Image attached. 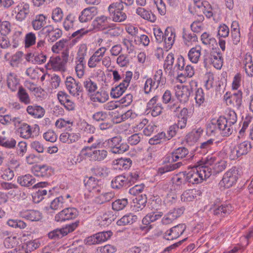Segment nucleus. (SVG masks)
Masks as SVG:
<instances>
[{
  "label": "nucleus",
  "instance_id": "1",
  "mask_svg": "<svg viewBox=\"0 0 253 253\" xmlns=\"http://www.w3.org/2000/svg\"><path fill=\"white\" fill-rule=\"evenodd\" d=\"M237 121L236 112L231 109L229 110L226 116H220L216 121V127L220 131V134L223 136H229L233 131L232 126Z\"/></svg>",
  "mask_w": 253,
  "mask_h": 253
},
{
  "label": "nucleus",
  "instance_id": "2",
  "mask_svg": "<svg viewBox=\"0 0 253 253\" xmlns=\"http://www.w3.org/2000/svg\"><path fill=\"white\" fill-rule=\"evenodd\" d=\"M210 170L208 166H197L192 168L190 171H184L186 183L199 184L210 177Z\"/></svg>",
  "mask_w": 253,
  "mask_h": 253
},
{
  "label": "nucleus",
  "instance_id": "3",
  "mask_svg": "<svg viewBox=\"0 0 253 253\" xmlns=\"http://www.w3.org/2000/svg\"><path fill=\"white\" fill-rule=\"evenodd\" d=\"M65 85L69 93L73 96L77 97L80 101L83 100L84 90L81 84L79 81H76L73 77L69 76L67 77L65 81Z\"/></svg>",
  "mask_w": 253,
  "mask_h": 253
},
{
  "label": "nucleus",
  "instance_id": "4",
  "mask_svg": "<svg viewBox=\"0 0 253 253\" xmlns=\"http://www.w3.org/2000/svg\"><path fill=\"white\" fill-rule=\"evenodd\" d=\"M108 11L114 22H122L126 19L128 10L120 4L114 2L108 7Z\"/></svg>",
  "mask_w": 253,
  "mask_h": 253
},
{
  "label": "nucleus",
  "instance_id": "5",
  "mask_svg": "<svg viewBox=\"0 0 253 253\" xmlns=\"http://www.w3.org/2000/svg\"><path fill=\"white\" fill-rule=\"evenodd\" d=\"M197 86V82L191 81L188 85L181 87L177 86L175 89V96L180 102L185 103L188 100L191 93L193 91L194 86Z\"/></svg>",
  "mask_w": 253,
  "mask_h": 253
},
{
  "label": "nucleus",
  "instance_id": "6",
  "mask_svg": "<svg viewBox=\"0 0 253 253\" xmlns=\"http://www.w3.org/2000/svg\"><path fill=\"white\" fill-rule=\"evenodd\" d=\"M40 126L37 124L31 126L26 123H22L18 129L19 136L26 139L33 137L34 135H37L40 132Z\"/></svg>",
  "mask_w": 253,
  "mask_h": 253
},
{
  "label": "nucleus",
  "instance_id": "7",
  "mask_svg": "<svg viewBox=\"0 0 253 253\" xmlns=\"http://www.w3.org/2000/svg\"><path fill=\"white\" fill-rule=\"evenodd\" d=\"M79 220L67 225L65 227L56 229L48 234V237L51 239H58L67 235L69 233L73 232L79 225Z\"/></svg>",
  "mask_w": 253,
  "mask_h": 253
},
{
  "label": "nucleus",
  "instance_id": "8",
  "mask_svg": "<svg viewBox=\"0 0 253 253\" xmlns=\"http://www.w3.org/2000/svg\"><path fill=\"white\" fill-rule=\"evenodd\" d=\"M79 215L77 209L67 208L63 209L55 216L54 219L56 222H63L66 220L75 219Z\"/></svg>",
  "mask_w": 253,
  "mask_h": 253
},
{
  "label": "nucleus",
  "instance_id": "9",
  "mask_svg": "<svg viewBox=\"0 0 253 253\" xmlns=\"http://www.w3.org/2000/svg\"><path fill=\"white\" fill-rule=\"evenodd\" d=\"M44 33L49 42H54L62 35V31L59 28H54L52 25H48L38 32V37Z\"/></svg>",
  "mask_w": 253,
  "mask_h": 253
},
{
  "label": "nucleus",
  "instance_id": "10",
  "mask_svg": "<svg viewBox=\"0 0 253 253\" xmlns=\"http://www.w3.org/2000/svg\"><path fill=\"white\" fill-rule=\"evenodd\" d=\"M251 142L248 141H245L237 144L231 151L232 159H235L242 156L247 155L251 151Z\"/></svg>",
  "mask_w": 253,
  "mask_h": 253
},
{
  "label": "nucleus",
  "instance_id": "11",
  "mask_svg": "<svg viewBox=\"0 0 253 253\" xmlns=\"http://www.w3.org/2000/svg\"><path fill=\"white\" fill-rule=\"evenodd\" d=\"M186 228L185 224H179L165 232L163 238L167 240H172L182 235Z\"/></svg>",
  "mask_w": 253,
  "mask_h": 253
},
{
  "label": "nucleus",
  "instance_id": "12",
  "mask_svg": "<svg viewBox=\"0 0 253 253\" xmlns=\"http://www.w3.org/2000/svg\"><path fill=\"white\" fill-rule=\"evenodd\" d=\"M224 99L227 105H232L239 110L242 104V92L238 90L231 95L226 92L224 95Z\"/></svg>",
  "mask_w": 253,
  "mask_h": 253
},
{
  "label": "nucleus",
  "instance_id": "13",
  "mask_svg": "<svg viewBox=\"0 0 253 253\" xmlns=\"http://www.w3.org/2000/svg\"><path fill=\"white\" fill-rule=\"evenodd\" d=\"M84 184L90 192L100 193L102 188V181L92 176L86 177L84 180Z\"/></svg>",
  "mask_w": 253,
  "mask_h": 253
},
{
  "label": "nucleus",
  "instance_id": "14",
  "mask_svg": "<svg viewBox=\"0 0 253 253\" xmlns=\"http://www.w3.org/2000/svg\"><path fill=\"white\" fill-rule=\"evenodd\" d=\"M238 178L237 170L235 168L231 169L224 174L221 182L225 188H229L236 183Z\"/></svg>",
  "mask_w": 253,
  "mask_h": 253
},
{
  "label": "nucleus",
  "instance_id": "15",
  "mask_svg": "<svg viewBox=\"0 0 253 253\" xmlns=\"http://www.w3.org/2000/svg\"><path fill=\"white\" fill-rule=\"evenodd\" d=\"M158 98L157 95L154 96L147 104V110H150L149 113H151L153 117H157L161 114L163 110L161 103L156 104Z\"/></svg>",
  "mask_w": 253,
  "mask_h": 253
},
{
  "label": "nucleus",
  "instance_id": "16",
  "mask_svg": "<svg viewBox=\"0 0 253 253\" xmlns=\"http://www.w3.org/2000/svg\"><path fill=\"white\" fill-rule=\"evenodd\" d=\"M189 153V151L184 147H179L175 149L166 159H168V163L177 162L185 158Z\"/></svg>",
  "mask_w": 253,
  "mask_h": 253
},
{
  "label": "nucleus",
  "instance_id": "17",
  "mask_svg": "<svg viewBox=\"0 0 253 253\" xmlns=\"http://www.w3.org/2000/svg\"><path fill=\"white\" fill-rule=\"evenodd\" d=\"M48 185L47 182H40L33 186V188L40 189L33 195V201L35 203H39L43 199V196L47 194V190L43 188Z\"/></svg>",
  "mask_w": 253,
  "mask_h": 253
},
{
  "label": "nucleus",
  "instance_id": "18",
  "mask_svg": "<svg viewBox=\"0 0 253 253\" xmlns=\"http://www.w3.org/2000/svg\"><path fill=\"white\" fill-rule=\"evenodd\" d=\"M58 99L60 103L68 111L75 109L76 104L70 98V96L66 93L60 91L58 94Z\"/></svg>",
  "mask_w": 253,
  "mask_h": 253
},
{
  "label": "nucleus",
  "instance_id": "19",
  "mask_svg": "<svg viewBox=\"0 0 253 253\" xmlns=\"http://www.w3.org/2000/svg\"><path fill=\"white\" fill-rule=\"evenodd\" d=\"M194 8L196 12H198V10L201 9L208 18H210L213 16L212 8L211 4L207 1L195 2Z\"/></svg>",
  "mask_w": 253,
  "mask_h": 253
},
{
  "label": "nucleus",
  "instance_id": "20",
  "mask_svg": "<svg viewBox=\"0 0 253 253\" xmlns=\"http://www.w3.org/2000/svg\"><path fill=\"white\" fill-rule=\"evenodd\" d=\"M33 173L37 177H48L53 173V170L46 165H38L34 168Z\"/></svg>",
  "mask_w": 253,
  "mask_h": 253
},
{
  "label": "nucleus",
  "instance_id": "21",
  "mask_svg": "<svg viewBox=\"0 0 253 253\" xmlns=\"http://www.w3.org/2000/svg\"><path fill=\"white\" fill-rule=\"evenodd\" d=\"M232 211V207L230 205H222L220 206L212 205L210 208V211L213 215L218 217L224 216L225 215L229 214Z\"/></svg>",
  "mask_w": 253,
  "mask_h": 253
},
{
  "label": "nucleus",
  "instance_id": "22",
  "mask_svg": "<svg viewBox=\"0 0 253 253\" xmlns=\"http://www.w3.org/2000/svg\"><path fill=\"white\" fill-rule=\"evenodd\" d=\"M108 19L110 18L105 16L97 17L93 21L92 25L95 28L100 30L107 29L109 27H113L116 25L114 24H109Z\"/></svg>",
  "mask_w": 253,
  "mask_h": 253
},
{
  "label": "nucleus",
  "instance_id": "23",
  "mask_svg": "<svg viewBox=\"0 0 253 253\" xmlns=\"http://www.w3.org/2000/svg\"><path fill=\"white\" fill-rule=\"evenodd\" d=\"M20 216L31 221H38L42 218V214L39 211L33 210H23L20 212Z\"/></svg>",
  "mask_w": 253,
  "mask_h": 253
},
{
  "label": "nucleus",
  "instance_id": "24",
  "mask_svg": "<svg viewBox=\"0 0 253 253\" xmlns=\"http://www.w3.org/2000/svg\"><path fill=\"white\" fill-rule=\"evenodd\" d=\"M111 185L113 189H121L123 187H129V181L125 175H119L112 179Z\"/></svg>",
  "mask_w": 253,
  "mask_h": 253
},
{
  "label": "nucleus",
  "instance_id": "25",
  "mask_svg": "<svg viewBox=\"0 0 253 253\" xmlns=\"http://www.w3.org/2000/svg\"><path fill=\"white\" fill-rule=\"evenodd\" d=\"M92 161L101 162L104 160L108 156V152L104 149L95 150L92 152L84 153Z\"/></svg>",
  "mask_w": 253,
  "mask_h": 253
},
{
  "label": "nucleus",
  "instance_id": "26",
  "mask_svg": "<svg viewBox=\"0 0 253 253\" xmlns=\"http://www.w3.org/2000/svg\"><path fill=\"white\" fill-rule=\"evenodd\" d=\"M175 38V32L174 29L168 27L165 31L164 42L165 44V48L169 49L174 43Z\"/></svg>",
  "mask_w": 253,
  "mask_h": 253
},
{
  "label": "nucleus",
  "instance_id": "27",
  "mask_svg": "<svg viewBox=\"0 0 253 253\" xmlns=\"http://www.w3.org/2000/svg\"><path fill=\"white\" fill-rule=\"evenodd\" d=\"M97 13V8L95 7L92 6L85 8L81 12L79 19L82 23L86 22L91 20Z\"/></svg>",
  "mask_w": 253,
  "mask_h": 253
},
{
  "label": "nucleus",
  "instance_id": "28",
  "mask_svg": "<svg viewBox=\"0 0 253 253\" xmlns=\"http://www.w3.org/2000/svg\"><path fill=\"white\" fill-rule=\"evenodd\" d=\"M106 48L104 47H102L99 48L92 56L90 57L88 62V66L90 68H94L96 67L97 63L99 62L101 58L104 55Z\"/></svg>",
  "mask_w": 253,
  "mask_h": 253
},
{
  "label": "nucleus",
  "instance_id": "29",
  "mask_svg": "<svg viewBox=\"0 0 253 253\" xmlns=\"http://www.w3.org/2000/svg\"><path fill=\"white\" fill-rule=\"evenodd\" d=\"M27 113L34 118H41L45 114L44 109L37 105H29L27 107Z\"/></svg>",
  "mask_w": 253,
  "mask_h": 253
},
{
  "label": "nucleus",
  "instance_id": "30",
  "mask_svg": "<svg viewBox=\"0 0 253 253\" xmlns=\"http://www.w3.org/2000/svg\"><path fill=\"white\" fill-rule=\"evenodd\" d=\"M65 65V61H63L58 56L51 57L47 63V65L50 66L55 71H64Z\"/></svg>",
  "mask_w": 253,
  "mask_h": 253
},
{
  "label": "nucleus",
  "instance_id": "31",
  "mask_svg": "<svg viewBox=\"0 0 253 253\" xmlns=\"http://www.w3.org/2000/svg\"><path fill=\"white\" fill-rule=\"evenodd\" d=\"M18 13L16 19L19 21H22L30 13L29 5L24 2L20 3L17 6Z\"/></svg>",
  "mask_w": 253,
  "mask_h": 253
},
{
  "label": "nucleus",
  "instance_id": "32",
  "mask_svg": "<svg viewBox=\"0 0 253 253\" xmlns=\"http://www.w3.org/2000/svg\"><path fill=\"white\" fill-rule=\"evenodd\" d=\"M7 85L12 91H15L20 86L19 79L14 73H8L6 76Z\"/></svg>",
  "mask_w": 253,
  "mask_h": 253
},
{
  "label": "nucleus",
  "instance_id": "33",
  "mask_svg": "<svg viewBox=\"0 0 253 253\" xmlns=\"http://www.w3.org/2000/svg\"><path fill=\"white\" fill-rule=\"evenodd\" d=\"M65 202V201L64 197L62 196H60L52 200L50 203L49 207H46L45 209L47 213H52V210H57L63 208Z\"/></svg>",
  "mask_w": 253,
  "mask_h": 253
},
{
  "label": "nucleus",
  "instance_id": "34",
  "mask_svg": "<svg viewBox=\"0 0 253 253\" xmlns=\"http://www.w3.org/2000/svg\"><path fill=\"white\" fill-rule=\"evenodd\" d=\"M182 38L184 43L188 46L192 44V42H196L198 40L196 35L194 32H191L185 28L182 30Z\"/></svg>",
  "mask_w": 253,
  "mask_h": 253
},
{
  "label": "nucleus",
  "instance_id": "35",
  "mask_svg": "<svg viewBox=\"0 0 253 253\" xmlns=\"http://www.w3.org/2000/svg\"><path fill=\"white\" fill-rule=\"evenodd\" d=\"M137 219V215L130 213L124 215L121 219H119L117 222V224L119 226L131 225L135 222Z\"/></svg>",
  "mask_w": 253,
  "mask_h": 253
},
{
  "label": "nucleus",
  "instance_id": "36",
  "mask_svg": "<svg viewBox=\"0 0 253 253\" xmlns=\"http://www.w3.org/2000/svg\"><path fill=\"white\" fill-rule=\"evenodd\" d=\"M202 48L200 45L192 47L188 53V58L193 63H197L199 60L201 55Z\"/></svg>",
  "mask_w": 253,
  "mask_h": 253
},
{
  "label": "nucleus",
  "instance_id": "37",
  "mask_svg": "<svg viewBox=\"0 0 253 253\" xmlns=\"http://www.w3.org/2000/svg\"><path fill=\"white\" fill-rule=\"evenodd\" d=\"M227 166V163L224 160L217 161L212 167H208V169H210V173L211 175L212 174L216 175L219 172L224 170Z\"/></svg>",
  "mask_w": 253,
  "mask_h": 253
},
{
  "label": "nucleus",
  "instance_id": "38",
  "mask_svg": "<svg viewBox=\"0 0 253 253\" xmlns=\"http://www.w3.org/2000/svg\"><path fill=\"white\" fill-rule=\"evenodd\" d=\"M133 204V210L139 211L142 210L146 206L147 203V197L145 195H138L132 200Z\"/></svg>",
  "mask_w": 253,
  "mask_h": 253
},
{
  "label": "nucleus",
  "instance_id": "39",
  "mask_svg": "<svg viewBox=\"0 0 253 253\" xmlns=\"http://www.w3.org/2000/svg\"><path fill=\"white\" fill-rule=\"evenodd\" d=\"M211 64L217 69H220L222 66L223 59L222 54L219 51L211 52Z\"/></svg>",
  "mask_w": 253,
  "mask_h": 253
},
{
  "label": "nucleus",
  "instance_id": "40",
  "mask_svg": "<svg viewBox=\"0 0 253 253\" xmlns=\"http://www.w3.org/2000/svg\"><path fill=\"white\" fill-rule=\"evenodd\" d=\"M46 17L43 14H38L32 22V25L35 30H39L44 27L46 24Z\"/></svg>",
  "mask_w": 253,
  "mask_h": 253
},
{
  "label": "nucleus",
  "instance_id": "41",
  "mask_svg": "<svg viewBox=\"0 0 253 253\" xmlns=\"http://www.w3.org/2000/svg\"><path fill=\"white\" fill-rule=\"evenodd\" d=\"M136 13L142 18L147 20L151 22H154L156 20V15L151 12L146 10L142 7H138L136 10Z\"/></svg>",
  "mask_w": 253,
  "mask_h": 253
},
{
  "label": "nucleus",
  "instance_id": "42",
  "mask_svg": "<svg viewBox=\"0 0 253 253\" xmlns=\"http://www.w3.org/2000/svg\"><path fill=\"white\" fill-rule=\"evenodd\" d=\"M18 183L22 186L29 187L36 182V179L30 174H26L19 176L17 178Z\"/></svg>",
  "mask_w": 253,
  "mask_h": 253
},
{
  "label": "nucleus",
  "instance_id": "43",
  "mask_svg": "<svg viewBox=\"0 0 253 253\" xmlns=\"http://www.w3.org/2000/svg\"><path fill=\"white\" fill-rule=\"evenodd\" d=\"M108 99V94L105 90L98 91L91 97L92 101L101 103L105 102Z\"/></svg>",
  "mask_w": 253,
  "mask_h": 253
},
{
  "label": "nucleus",
  "instance_id": "44",
  "mask_svg": "<svg viewBox=\"0 0 253 253\" xmlns=\"http://www.w3.org/2000/svg\"><path fill=\"white\" fill-rule=\"evenodd\" d=\"M17 95L21 102L26 105L30 103L31 99L29 95L26 90L22 86L18 87Z\"/></svg>",
  "mask_w": 253,
  "mask_h": 253
},
{
  "label": "nucleus",
  "instance_id": "45",
  "mask_svg": "<svg viewBox=\"0 0 253 253\" xmlns=\"http://www.w3.org/2000/svg\"><path fill=\"white\" fill-rule=\"evenodd\" d=\"M128 205V200L126 198L119 199L112 203V209L115 211H120L124 210Z\"/></svg>",
  "mask_w": 253,
  "mask_h": 253
},
{
  "label": "nucleus",
  "instance_id": "46",
  "mask_svg": "<svg viewBox=\"0 0 253 253\" xmlns=\"http://www.w3.org/2000/svg\"><path fill=\"white\" fill-rule=\"evenodd\" d=\"M16 141L13 138H6L0 136V145L8 149H12L15 147Z\"/></svg>",
  "mask_w": 253,
  "mask_h": 253
},
{
  "label": "nucleus",
  "instance_id": "47",
  "mask_svg": "<svg viewBox=\"0 0 253 253\" xmlns=\"http://www.w3.org/2000/svg\"><path fill=\"white\" fill-rule=\"evenodd\" d=\"M197 191L195 189H189L185 191L181 195V200L183 202H191L196 197Z\"/></svg>",
  "mask_w": 253,
  "mask_h": 253
},
{
  "label": "nucleus",
  "instance_id": "48",
  "mask_svg": "<svg viewBox=\"0 0 253 253\" xmlns=\"http://www.w3.org/2000/svg\"><path fill=\"white\" fill-rule=\"evenodd\" d=\"M92 119L93 121L98 123L109 120L107 112L103 111H98L94 113L92 115Z\"/></svg>",
  "mask_w": 253,
  "mask_h": 253
},
{
  "label": "nucleus",
  "instance_id": "49",
  "mask_svg": "<svg viewBox=\"0 0 253 253\" xmlns=\"http://www.w3.org/2000/svg\"><path fill=\"white\" fill-rule=\"evenodd\" d=\"M201 40L203 44L206 45L213 46L216 43L215 38L207 32H204L202 34Z\"/></svg>",
  "mask_w": 253,
  "mask_h": 253
},
{
  "label": "nucleus",
  "instance_id": "50",
  "mask_svg": "<svg viewBox=\"0 0 253 253\" xmlns=\"http://www.w3.org/2000/svg\"><path fill=\"white\" fill-rule=\"evenodd\" d=\"M126 87L122 84H120L115 88H112L111 91V96L114 98L120 97L126 89Z\"/></svg>",
  "mask_w": 253,
  "mask_h": 253
},
{
  "label": "nucleus",
  "instance_id": "51",
  "mask_svg": "<svg viewBox=\"0 0 253 253\" xmlns=\"http://www.w3.org/2000/svg\"><path fill=\"white\" fill-rule=\"evenodd\" d=\"M122 137L118 135L108 139L105 142H107L108 148L111 152L115 147L119 146V144L122 142Z\"/></svg>",
  "mask_w": 253,
  "mask_h": 253
},
{
  "label": "nucleus",
  "instance_id": "52",
  "mask_svg": "<svg viewBox=\"0 0 253 253\" xmlns=\"http://www.w3.org/2000/svg\"><path fill=\"white\" fill-rule=\"evenodd\" d=\"M96 234V239L98 244L105 242L108 240L113 235V233L111 231H103L97 233Z\"/></svg>",
  "mask_w": 253,
  "mask_h": 253
},
{
  "label": "nucleus",
  "instance_id": "53",
  "mask_svg": "<svg viewBox=\"0 0 253 253\" xmlns=\"http://www.w3.org/2000/svg\"><path fill=\"white\" fill-rule=\"evenodd\" d=\"M166 134L164 132H161L151 138L149 140V143L151 145H156L160 144L162 140H166Z\"/></svg>",
  "mask_w": 253,
  "mask_h": 253
},
{
  "label": "nucleus",
  "instance_id": "54",
  "mask_svg": "<svg viewBox=\"0 0 253 253\" xmlns=\"http://www.w3.org/2000/svg\"><path fill=\"white\" fill-rule=\"evenodd\" d=\"M84 86L89 93L94 92L97 88L96 84L92 81L90 78L86 79L84 82Z\"/></svg>",
  "mask_w": 253,
  "mask_h": 253
},
{
  "label": "nucleus",
  "instance_id": "55",
  "mask_svg": "<svg viewBox=\"0 0 253 253\" xmlns=\"http://www.w3.org/2000/svg\"><path fill=\"white\" fill-rule=\"evenodd\" d=\"M185 208L183 207L180 208H175L170 210L168 213L174 221L178 217L181 216L184 212Z\"/></svg>",
  "mask_w": 253,
  "mask_h": 253
},
{
  "label": "nucleus",
  "instance_id": "56",
  "mask_svg": "<svg viewBox=\"0 0 253 253\" xmlns=\"http://www.w3.org/2000/svg\"><path fill=\"white\" fill-rule=\"evenodd\" d=\"M36 37L35 34L32 32L27 33L24 39L25 46L26 47H29L36 43Z\"/></svg>",
  "mask_w": 253,
  "mask_h": 253
},
{
  "label": "nucleus",
  "instance_id": "57",
  "mask_svg": "<svg viewBox=\"0 0 253 253\" xmlns=\"http://www.w3.org/2000/svg\"><path fill=\"white\" fill-rule=\"evenodd\" d=\"M174 57L172 53H169L165 61L164 68L166 71H171L173 64L174 63Z\"/></svg>",
  "mask_w": 253,
  "mask_h": 253
},
{
  "label": "nucleus",
  "instance_id": "58",
  "mask_svg": "<svg viewBox=\"0 0 253 253\" xmlns=\"http://www.w3.org/2000/svg\"><path fill=\"white\" fill-rule=\"evenodd\" d=\"M75 21V16L71 14H68L66 17L64 22L63 26L66 31H69L73 28V23Z\"/></svg>",
  "mask_w": 253,
  "mask_h": 253
},
{
  "label": "nucleus",
  "instance_id": "59",
  "mask_svg": "<svg viewBox=\"0 0 253 253\" xmlns=\"http://www.w3.org/2000/svg\"><path fill=\"white\" fill-rule=\"evenodd\" d=\"M24 246L26 252L29 253L38 248L40 246V243L37 240L29 241L24 243Z\"/></svg>",
  "mask_w": 253,
  "mask_h": 253
},
{
  "label": "nucleus",
  "instance_id": "60",
  "mask_svg": "<svg viewBox=\"0 0 253 253\" xmlns=\"http://www.w3.org/2000/svg\"><path fill=\"white\" fill-rule=\"evenodd\" d=\"M200 19L198 21H194L190 25L191 29L194 33H199L203 29L201 21L204 19V17L201 15L199 16Z\"/></svg>",
  "mask_w": 253,
  "mask_h": 253
},
{
  "label": "nucleus",
  "instance_id": "61",
  "mask_svg": "<svg viewBox=\"0 0 253 253\" xmlns=\"http://www.w3.org/2000/svg\"><path fill=\"white\" fill-rule=\"evenodd\" d=\"M132 161L130 158H121L117 160V165L119 166V169H126L131 165Z\"/></svg>",
  "mask_w": 253,
  "mask_h": 253
},
{
  "label": "nucleus",
  "instance_id": "62",
  "mask_svg": "<svg viewBox=\"0 0 253 253\" xmlns=\"http://www.w3.org/2000/svg\"><path fill=\"white\" fill-rule=\"evenodd\" d=\"M63 17V13L59 7H56L52 11L51 18L55 22H60Z\"/></svg>",
  "mask_w": 253,
  "mask_h": 253
},
{
  "label": "nucleus",
  "instance_id": "63",
  "mask_svg": "<svg viewBox=\"0 0 253 253\" xmlns=\"http://www.w3.org/2000/svg\"><path fill=\"white\" fill-rule=\"evenodd\" d=\"M111 215L110 213H105L101 216V220L99 223L100 226H108L112 223L114 219Z\"/></svg>",
  "mask_w": 253,
  "mask_h": 253
},
{
  "label": "nucleus",
  "instance_id": "64",
  "mask_svg": "<svg viewBox=\"0 0 253 253\" xmlns=\"http://www.w3.org/2000/svg\"><path fill=\"white\" fill-rule=\"evenodd\" d=\"M116 248L110 245L99 247L97 249V253H114L116 252Z\"/></svg>",
  "mask_w": 253,
  "mask_h": 253
}]
</instances>
